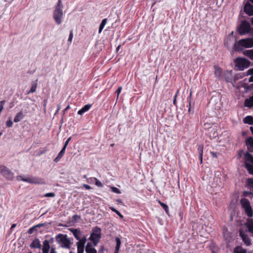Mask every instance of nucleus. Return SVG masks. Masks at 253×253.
<instances>
[{"instance_id": "f257e3e1", "label": "nucleus", "mask_w": 253, "mask_h": 253, "mask_svg": "<svg viewBox=\"0 0 253 253\" xmlns=\"http://www.w3.org/2000/svg\"><path fill=\"white\" fill-rule=\"evenodd\" d=\"M63 5L61 0H59L53 12V18L55 23L60 25L63 19Z\"/></svg>"}, {"instance_id": "f03ea898", "label": "nucleus", "mask_w": 253, "mask_h": 253, "mask_svg": "<svg viewBox=\"0 0 253 253\" xmlns=\"http://www.w3.org/2000/svg\"><path fill=\"white\" fill-rule=\"evenodd\" d=\"M253 47V38H247L240 40L234 44L235 51H242L244 48Z\"/></svg>"}, {"instance_id": "7ed1b4c3", "label": "nucleus", "mask_w": 253, "mask_h": 253, "mask_svg": "<svg viewBox=\"0 0 253 253\" xmlns=\"http://www.w3.org/2000/svg\"><path fill=\"white\" fill-rule=\"evenodd\" d=\"M17 180H21L24 182H26L30 184H45L44 180L41 177L29 175L26 177H23L21 175H18L17 177Z\"/></svg>"}, {"instance_id": "20e7f679", "label": "nucleus", "mask_w": 253, "mask_h": 253, "mask_svg": "<svg viewBox=\"0 0 253 253\" xmlns=\"http://www.w3.org/2000/svg\"><path fill=\"white\" fill-rule=\"evenodd\" d=\"M245 166L249 173L253 175V156L249 152L245 153L244 156Z\"/></svg>"}, {"instance_id": "39448f33", "label": "nucleus", "mask_w": 253, "mask_h": 253, "mask_svg": "<svg viewBox=\"0 0 253 253\" xmlns=\"http://www.w3.org/2000/svg\"><path fill=\"white\" fill-rule=\"evenodd\" d=\"M55 239L57 242L61 244V247L62 248L70 249L71 245V242L70 240L67 238L66 235L58 234L57 235Z\"/></svg>"}, {"instance_id": "423d86ee", "label": "nucleus", "mask_w": 253, "mask_h": 253, "mask_svg": "<svg viewBox=\"0 0 253 253\" xmlns=\"http://www.w3.org/2000/svg\"><path fill=\"white\" fill-rule=\"evenodd\" d=\"M101 229L100 228L96 226L92 230L89 239L92 242L94 246H96L99 241L101 238Z\"/></svg>"}, {"instance_id": "0eeeda50", "label": "nucleus", "mask_w": 253, "mask_h": 253, "mask_svg": "<svg viewBox=\"0 0 253 253\" xmlns=\"http://www.w3.org/2000/svg\"><path fill=\"white\" fill-rule=\"evenodd\" d=\"M251 31L250 24L247 21L241 22L240 26L238 28V32L241 35H244Z\"/></svg>"}, {"instance_id": "6e6552de", "label": "nucleus", "mask_w": 253, "mask_h": 253, "mask_svg": "<svg viewBox=\"0 0 253 253\" xmlns=\"http://www.w3.org/2000/svg\"><path fill=\"white\" fill-rule=\"evenodd\" d=\"M0 173L3 177L8 180H12L14 178V173L4 166H0Z\"/></svg>"}, {"instance_id": "1a4fd4ad", "label": "nucleus", "mask_w": 253, "mask_h": 253, "mask_svg": "<svg viewBox=\"0 0 253 253\" xmlns=\"http://www.w3.org/2000/svg\"><path fill=\"white\" fill-rule=\"evenodd\" d=\"M235 62L236 66L239 68L240 70H243L244 68L248 67L250 62L248 60L244 58H237Z\"/></svg>"}, {"instance_id": "9d476101", "label": "nucleus", "mask_w": 253, "mask_h": 253, "mask_svg": "<svg viewBox=\"0 0 253 253\" xmlns=\"http://www.w3.org/2000/svg\"><path fill=\"white\" fill-rule=\"evenodd\" d=\"M86 241L85 236L80 238L78 242L77 243L78 253H84V245Z\"/></svg>"}, {"instance_id": "9b49d317", "label": "nucleus", "mask_w": 253, "mask_h": 253, "mask_svg": "<svg viewBox=\"0 0 253 253\" xmlns=\"http://www.w3.org/2000/svg\"><path fill=\"white\" fill-rule=\"evenodd\" d=\"M239 236L242 238L244 243L247 246H250L251 244V241L249 236L246 234V232L242 229L239 230Z\"/></svg>"}, {"instance_id": "f8f14e48", "label": "nucleus", "mask_w": 253, "mask_h": 253, "mask_svg": "<svg viewBox=\"0 0 253 253\" xmlns=\"http://www.w3.org/2000/svg\"><path fill=\"white\" fill-rule=\"evenodd\" d=\"M244 11L249 16L253 15V6L249 1L245 4Z\"/></svg>"}, {"instance_id": "ddd939ff", "label": "nucleus", "mask_w": 253, "mask_h": 253, "mask_svg": "<svg viewBox=\"0 0 253 253\" xmlns=\"http://www.w3.org/2000/svg\"><path fill=\"white\" fill-rule=\"evenodd\" d=\"M214 74L215 76L220 80H223V71L219 67L214 66Z\"/></svg>"}, {"instance_id": "4468645a", "label": "nucleus", "mask_w": 253, "mask_h": 253, "mask_svg": "<svg viewBox=\"0 0 253 253\" xmlns=\"http://www.w3.org/2000/svg\"><path fill=\"white\" fill-rule=\"evenodd\" d=\"M246 227V232H249L253 236V220L252 219H248L247 222L245 224Z\"/></svg>"}, {"instance_id": "2eb2a0df", "label": "nucleus", "mask_w": 253, "mask_h": 253, "mask_svg": "<svg viewBox=\"0 0 253 253\" xmlns=\"http://www.w3.org/2000/svg\"><path fill=\"white\" fill-rule=\"evenodd\" d=\"M223 80L226 82L231 83L233 80V77L232 75V71H226L223 72Z\"/></svg>"}, {"instance_id": "dca6fc26", "label": "nucleus", "mask_w": 253, "mask_h": 253, "mask_svg": "<svg viewBox=\"0 0 253 253\" xmlns=\"http://www.w3.org/2000/svg\"><path fill=\"white\" fill-rule=\"evenodd\" d=\"M246 144L249 152H253V138H247L246 140Z\"/></svg>"}, {"instance_id": "f3484780", "label": "nucleus", "mask_w": 253, "mask_h": 253, "mask_svg": "<svg viewBox=\"0 0 253 253\" xmlns=\"http://www.w3.org/2000/svg\"><path fill=\"white\" fill-rule=\"evenodd\" d=\"M86 253H97L96 250L90 243H87L85 248Z\"/></svg>"}, {"instance_id": "a211bd4d", "label": "nucleus", "mask_w": 253, "mask_h": 253, "mask_svg": "<svg viewBox=\"0 0 253 253\" xmlns=\"http://www.w3.org/2000/svg\"><path fill=\"white\" fill-rule=\"evenodd\" d=\"M236 40V39L233 37V32H232L225 40L224 44L227 48H229L231 45V43H228V41H232V42H234Z\"/></svg>"}, {"instance_id": "6ab92c4d", "label": "nucleus", "mask_w": 253, "mask_h": 253, "mask_svg": "<svg viewBox=\"0 0 253 253\" xmlns=\"http://www.w3.org/2000/svg\"><path fill=\"white\" fill-rule=\"evenodd\" d=\"M30 246L31 248L40 249L41 248V244L40 240L36 238L33 240Z\"/></svg>"}, {"instance_id": "aec40b11", "label": "nucleus", "mask_w": 253, "mask_h": 253, "mask_svg": "<svg viewBox=\"0 0 253 253\" xmlns=\"http://www.w3.org/2000/svg\"><path fill=\"white\" fill-rule=\"evenodd\" d=\"M241 204L242 207L244 209H247L249 207L251 206L250 203L249 201L247 199H246V198H242L241 200Z\"/></svg>"}, {"instance_id": "412c9836", "label": "nucleus", "mask_w": 253, "mask_h": 253, "mask_svg": "<svg viewBox=\"0 0 253 253\" xmlns=\"http://www.w3.org/2000/svg\"><path fill=\"white\" fill-rule=\"evenodd\" d=\"M245 106L246 107L251 108L253 106V95L249 98L245 100Z\"/></svg>"}, {"instance_id": "4be33fe9", "label": "nucleus", "mask_w": 253, "mask_h": 253, "mask_svg": "<svg viewBox=\"0 0 253 253\" xmlns=\"http://www.w3.org/2000/svg\"><path fill=\"white\" fill-rule=\"evenodd\" d=\"M91 107L90 104L84 105L81 109L78 111V114L80 115H83L85 112L87 111Z\"/></svg>"}, {"instance_id": "5701e85b", "label": "nucleus", "mask_w": 253, "mask_h": 253, "mask_svg": "<svg viewBox=\"0 0 253 253\" xmlns=\"http://www.w3.org/2000/svg\"><path fill=\"white\" fill-rule=\"evenodd\" d=\"M70 231L72 232L75 238L78 240L80 238L81 231L78 229H70Z\"/></svg>"}, {"instance_id": "b1692460", "label": "nucleus", "mask_w": 253, "mask_h": 253, "mask_svg": "<svg viewBox=\"0 0 253 253\" xmlns=\"http://www.w3.org/2000/svg\"><path fill=\"white\" fill-rule=\"evenodd\" d=\"M37 81L32 82L31 84V87L30 90L28 92V94L33 93L36 91V89L37 87Z\"/></svg>"}, {"instance_id": "393cba45", "label": "nucleus", "mask_w": 253, "mask_h": 253, "mask_svg": "<svg viewBox=\"0 0 253 253\" xmlns=\"http://www.w3.org/2000/svg\"><path fill=\"white\" fill-rule=\"evenodd\" d=\"M243 122L245 124H248L250 125H253V117L248 116L244 118Z\"/></svg>"}, {"instance_id": "a878e982", "label": "nucleus", "mask_w": 253, "mask_h": 253, "mask_svg": "<svg viewBox=\"0 0 253 253\" xmlns=\"http://www.w3.org/2000/svg\"><path fill=\"white\" fill-rule=\"evenodd\" d=\"M24 118L23 113L20 111L18 113L14 118V122L15 123H18L20 122Z\"/></svg>"}, {"instance_id": "bb28decb", "label": "nucleus", "mask_w": 253, "mask_h": 253, "mask_svg": "<svg viewBox=\"0 0 253 253\" xmlns=\"http://www.w3.org/2000/svg\"><path fill=\"white\" fill-rule=\"evenodd\" d=\"M245 212L249 217H252L253 216V211L251 206L244 209Z\"/></svg>"}, {"instance_id": "cd10ccee", "label": "nucleus", "mask_w": 253, "mask_h": 253, "mask_svg": "<svg viewBox=\"0 0 253 253\" xmlns=\"http://www.w3.org/2000/svg\"><path fill=\"white\" fill-rule=\"evenodd\" d=\"M234 253H247V251L241 247L237 246L234 248Z\"/></svg>"}, {"instance_id": "c85d7f7f", "label": "nucleus", "mask_w": 253, "mask_h": 253, "mask_svg": "<svg viewBox=\"0 0 253 253\" xmlns=\"http://www.w3.org/2000/svg\"><path fill=\"white\" fill-rule=\"evenodd\" d=\"M244 54L249 57L251 59L253 60V49L245 50L244 52Z\"/></svg>"}, {"instance_id": "c756f323", "label": "nucleus", "mask_w": 253, "mask_h": 253, "mask_svg": "<svg viewBox=\"0 0 253 253\" xmlns=\"http://www.w3.org/2000/svg\"><path fill=\"white\" fill-rule=\"evenodd\" d=\"M107 23V19H104L101 21V23L100 24L99 28V31L98 33H101L102 30L103 29L105 25H106Z\"/></svg>"}, {"instance_id": "7c9ffc66", "label": "nucleus", "mask_w": 253, "mask_h": 253, "mask_svg": "<svg viewBox=\"0 0 253 253\" xmlns=\"http://www.w3.org/2000/svg\"><path fill=\"white\" fill-rule=\"evenodd\" d=\"M247 74L251 76L249 79V82H253V68L249 69L247 72Z\"/></svg>"}, {"instance_id": "2f4dec72", "label": "nucleus", "mask_w": 253, "mask_h": 253, "mask_svg": "<svg viewBox=\"0 0 253 253\" xmlns=\"http://www.w3.org/2000/svg\"><path fill=\"white\" fill-rule=\"evenodd\" d=\"M50 249L49 242L48 240H45L44 241L43 243V248L42 250H46L49 251Z\"/></svg>"}, {"instance_id": "473e14b6", "label": "nucleus", "mask_w": 253, "mask_h": 253, "mask_svg": "<svg viewBox=\"0 0 253 253\" xmlns=\"http://www.w3.org/2000/svg\"><path fill=\"white\" fill-rule=\"evenodd\" d=\"M115 240L116 242V246L115 249L117 250H120V248L121 245V239L119 237H117L115 238Z\"/></svg>"}, {"instance_id": "72a5a7b5", "label": "nucleus", "mask_w": 253, "mask_h": 253, "mask_svg": "<svg viewBox=\"0 0 253 253\" xmlns=\"http://www.w3.org/2000/svg\"><path fill=\"white\" fill-rule=\"evenodd\" d=\"M110 209H111V210L112 211H113V212H115L118 215H119L121 218H123V217H124L123 215L118 210H117L116 209H115V208H114L113 207H110Z\"/></svg>"}, {"instance_id": "f704fd0d", "label": "nucleus", "mask_w": 253, "mask_h": 253, "mask_svg": "<svg viewBox=\"0 0 253 253\" xmlns=\"http://www.w3.org/2000/svg\"><path fill=\"white\" fill-rule=\"evenodd\" d=\"M159 203H160V205H161V206L164 209V210L167 213H168V211H169V207H168V206L166 204H164L163 203H162L160 201L159 202Z\"/></svg>"}, {"instance_id": "c9c22d12", "label": "nucleus", "mask_w": 253, "mask_h": 253, "mask_svg": "<svg viewBox=\"0 0 253 253\" xmlns=\"http://www.w3.org/2000/svg\"><path fill=\"white\" fill-rule=\"evenodd\" d=\"M111 191L115 193L120 194L121 192L120 190L115 187H111Z\"/></svg>"}, {"instance_id": "e433bc0d", "label": "nucleus", "mask_w": 253, "mask_h": 253, "mask_svg": "<svg viewBox=\"0 0 253 253\" xmlns=\"http://www.w3.org/2000/svg\"><path fill=\"white\" fill-rule=\"evenodd\" d=\"M37 227H36V225L30 228L29 230H28V234H32L34 231L36 230H37Z\"/></svg>"}, {"instance_id": "4c0bfd02", "label": "nucleus", "mask_w": 253, "mask_h": 253, "mask_svg": "<svg viewBox=\"0 0 253 253\" xmlns=\"http://www.w3.org/2000/svg\"><path fill=\"white\" fill-rule=\"evenodd\" d=\"M204 146L203 145H200L198 146V150L199 154H203Z\"/></svg>"}, {"instance_id": "58836bf2", "label": "nucleus", "mask_w": 253, "mask_h": 253, "mask_svg": "<svg viewBox=\"0 0 253 253\" xmlns=\"http://www.w3.org/2000/svg\"><path fill=\"white\" fill-rule=\"evenodd\" d=\"M6 126L7 127H12V125H13V122L11 120V119H9L7 122H6Z\"/></svg>"}, {"instance_id": "ea45409f", "label": "nucleus", "mask_w": 253, "mask_h": 253, "mask_svg": "<svg viewBox=\"0 0 253 253\" xmlns=\"http://www.w3.org/2000/svg\"><path fill=\"white\" fill-rule=\"evenodd\" d=\"M65 150H66V148L63 147L62 148L61 150L59 153L58 155L62 158L65 153Z\"/></svg>"}, {"instance_id": "a19ab883", "label": "nucleus", "mask_w": 253, "mask_h": 253, "mask_svg": "<svg viewBox=\"0 0 253 253\" xmlns=\"http://www.w3.org/2000/svg\"><path fill=\"white\" fill-rule=\"evenodd\" d=\"M55 193H46L44 195V197H54L55 196Z\"/></svg>"}, {"instance_id": "79ce46f5", "label": "nucleus", "mask_w": 253, "mask_h": 253, "mask_svg": "<svg viewBox=\"0 0 253 253\" xmlns=\"http://www.w3.org/2000/svg\"><path fill=\"white\" fill-rule=\"evenodd\" d=\"M247 181L249 185H252V186L253 187V178H248Z\"/></svg>"}, {"instance_id": "37998d69", "label": "nucleus", "mask_w": 253, "mask_h": 253, "mask_svg": "<svg viewBox=\"0 0 253 253\" xmlns=\"http://www.w3.org/2000/svg\"><path fill=\"white\" fill-rule=\"evenodd\" d=\"M73 32L71 31L70 32V34H69V38H68V42H71L72 41V40H73Z\"/></svg>"}, {"instance_id": "c03bdc74", "label": "nucleus", "mask_w": 253, "mask_h": 253, "mask_svg": "<svg viewBox=\"0 0 253 253\" xmlns=\"http://www.w3.org/2000/svg\"><path fill=\"white\" fill-rule=\"evenodd\" d=\"M5 101L2 100L0 102V112H1L3 109V105L5 104Z\"/></svg>"}, {"instance_id": "a18cd8bd", "label": "nucleus", "mask_w": 253, "mask_h": 253, "mask_svg": "<svg viewBox=\"0 0 253 253\" xmlns=\"http://www.w3.org/2000/svg\"><path fill=\"white\" fill-rule=\"evenodd\" d=\"M71 137H69L67 139V140L66 141V142H65L64 145L63 147L66 149V147H67L69 141L71 140Z\"/></svg>"}, {"instance_id": "49530a36", "label": "nucleus", "mask_w": 253, "mask_h": 253, "mask_svg": "<svg viewBox=\"0 0 253 253\" xmlns=\"http://www.w3.org/2000/svg\"><path fill=\"white\" fill-rule=\"evenodd\" d=\"M94 179L95 180V185H97L98 186H102L101 182H100L97 178H94Z\"/></svg>"}, {"instance_id": "de8ad7c7", "label": "nucleus", "mask_w": 253, "mask_h": 253, "mask_svg": "<svg viewBox=\"0 0 253 253\" xmlns=\"http://www.w3.org/2000/svg\"><path fill=\"white\" fill-rule=\"evenodd\" d=\"M122 89V87L121 86H120L118 88V89L116 91V92L117 93V99L119 97V94L121 93Z\"/></svg>"}, {"instance_id": "09e8293b", "label": "nucleus", "mask_w": 253, "mask_h": 253, "mask_svg": "<svg viewBox=\"0 0 253 253\" xmlns=\"http://www.w3.org/2000/svg\"><path fill=\"white\" fill-rule=\"evenodd\" d=\"M46 225V223H40V224L36 225V227H37V228L41 227H44Z\"/></svg>"}, {"instance_id": "8fccbe9b", "label": "nucleus", "mask_w": 253, "mask_h": 253, "mask_svg": "<svg viewBox=\"0 0 253 253\" xmlns=\"http://www.w3.org/2000/svg\"><path fill=\"white\" fill-rule=\"evenodd\" d=\"M61 158V157L58 155L57 157L54 159V161L55 162H58Z\"/></svg>"}, {"instance_id": "3c124183", "label": "nucleus", "mask_w": 253, "mask_h": 253, "mask_svg": "<svg viewBox=\"0 0 253 253\" xmlns=\"http://www.w3.org/2000/svg\"><path fill=\"white\" fill-rule=\"evenodd\" d=\"M70 108V105H68L63 111V114H65V112Z\"/></svg>"}, {"instance_id": "603ef678", "label": "nucleus", "mask_w": 253, "mask_h": 253, "mask_svg": "<svg viewBox=\"0 0 253 253\" xmlns=\"http://www.w3.org/2000/svg\"><path fill=\"white\" fill-rule=\"evenodd\" d=\"M250 195H253V194L250 192H244V195L245 196H248Z\"/></svg>"}, {"instance_id": "864d4df0", "label": "nucleus", "mask_w": 253, "mask_h": 253, "mask_svg": "<svg viewBox=\"0 0 253 253\" xmlns=\"http://www.w3.org/2000/svg\"><path fill=\"white\" fill-rule=\"evenodd\" d=\"M83 186L87 190H89L91 189V187L87 184H84Z\"/></svg>"}, {"instance_id": "5fc2aeb1", "label": "nucleus", "mask_w": 253, "mask_h": 253, "mask_svg": "<svg viewBox=\"0 0 253 253\" xmlns=\"http://www.w3.org/2000/svg\"><path fill=\"white\" fill-rule=\"evenodd\" d=\"M50 253H57L55 251V248L51 247Z\"/></svg>"}, {"instance_id": "6e6d98bb", "label": "nucleus", "mask_w": 253, "mask_h": 253, "mask_svg": "<svg viewBox=\"0 0 253 253\" xmlns=\"http://www.w3.org/2000/svg\"><path fill=\"white\" fill-rule=\"evenodd\" d=\"M16 224H13L11 226V228H10V230L11 231H12L14 229V228L16 227Z\"/></svg>"}, {"instance_id": "4d7b16f0", "label": "nucleus", "mask_w": 253, "mask_h": 253, "mask_svg": "<svg viewBox=\"0 0 253 253\" xmlns=\"http://www.w3.org/2000/svg\"><path fill=\"white\" fill-rule=\"evenodd\" d=\"M199 159L202 164L203 163V154H199Z\"/></svg>"}, {"instance_id": "13d9d810", "label": "nucleus", "mask_w": 253, "mask_h": 253, "mask_svg": "<svg viewBox=\"0 0 253 253\" xmlns=\"http://www.w3.org/2000/svg\"><path fill=\"white\" fill-rule=\"evenodd\" d=\"M73 218L74 219H76V218H78V219H80V216H79L77 214H75L73 216Z\"/></svg>"}, {"instance_id": "bf43d9fd", "label": "nucleus", "mask_w": 253, "mask_h": 253, "mask_svg": "<svg viewBox=\"0 0 253 253\" xmlns=\"http://www.w3.org/2000/svg\"><path fill=\"white\" fill-rule=\"evenodd\" d=\"M60 106L58 105V107H57V110H56V111L55 112V114L58 113L59 111L60 110Z\"/></svg>"}, {"instance_id": "052dcab7", "label": "nucleus", "mask_w": 253, "mask_h": 253, "mask_svg": "<svg viewBox=\"0 0 253 253\" xmlns=\"http://www.w3.org/2000/svg\"><path fill=\"white\" fill-rule=\"evenodd\" d=\"M178 92H179V90H177V91H176V94H175V95H174V98H175V99H176V98H177V96Z\"/></svg>"}, {"instance_id": "680f3d73", "label": "nucleus", "mask_w": 253, "mask_h": 253, "mask_svg": "<svg viewBox=\"0 0 253 253\" xmlns=\"http://www.w3.org/2000/svg\"><path fill=\"white\" fill-rule=\"evenodd\" d=\"M42 253H48L49 252V251L48 250H42Z\"/></svg>"}, {"instance_id": "e2e57ef3", "label": "nucleus", "mask_w": 253, "mask_h": 253, "mask_svg": "<svg viewBox=\"0 0 253 253\" xmlns=\"http://www.w3.org/2000/svg\"><path fill=\"white\" fill-rule=\"evenodd\" d=\"M173 104L175 106L176 105V99H175V98L173 99Z\"/></svg>"}, {"instance_id": "0e129e2a", "label": "nucleus", "mask_w": 253, "mask_h": 253, "mask_svg": "<svg viewBox=\"0 0 253 253\" xmlns=\"http://www.w3.org/2000/svg\"><path fill=\"white\" fill-rule=\"evenodd\" d=\"M117 202L120 204H123V202L121 199H118L117 200Z\"/></svg>"}, {"instance_id": "69168bd1", "label": "nucleus", "mask_w": 253, "mask_h": 253, "mask_svg": "<svg viewBox=\"0 0 253 253\" xmlns=\"http://www.w3.org/2000/svg\"><path fill=\"white\" fill-rule=\"evenodd\" d=\"M47 100H44V107H46V104H47Z\"/></svg>"}, {"instance_id": "338daca9", "label": "nucleus", "mask_w": 253, "mask_h": 253, "mask_svg": "<svg viewBox=\"0 0 253 253\" xmlns=\"http://www.w3.org/2000/svg\"><path fill=\"white\" fill-rule=\"evenodd\" d=\"M120 250H117V249H116L115 250V252H114V253H119V251Z\"/></svg>"}, {"instance_id": "774afa93", "label": "nucleus", "mask_w": 253, "mask_h": 253, "mask_svg": "<svg viewBox=\"0 0 253 253\" xmlns=\"http://www.w3.org/2000/svg\"><path fill=\"white\" fill-rule=\"evenodd\" d=\"M250 130L253 134V127H252V126L250 127Z\"/></svg>"}]
</instances>
